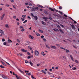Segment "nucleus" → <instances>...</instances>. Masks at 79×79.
Returning <instances> with one entry per match:
<instances>
[{"label":"nucleus","mask_w":79,"mask_h":79,"mask_svg":"<svg viewBox=\"0 0 79 79\" xmlns=\"http://www.w3.org/2000/svg\"><path fill=\"white\" fill-rule=\"evenodd\" d=\"M25 73H29V71H27L26 70H25Z\"/></svg>","instance_id":"62"},{"label":"nucleus","mask_w":79,"mask_h":79,"mask_svg":"<svg viewBox=\"0 0 79 79\" xmlns=\"http://www.w3.org/2000/svg\"><path fill=\"white\" fill-rule=\"evenodd\" d=\"M36 66H40V64H38Z\"/></svg>","instance_id":"63"},{"label":"nucleus","mask_w":79,"mask_h":79,"mask_svg":"<svg viewBox=\"0 0 79 79\" xmlns=\"http://www.w3.org/2000/svg\"><path fill=\"white\" fill-rule=\"evenodd\" d=\"M31 16H32V17H34V15H33V14L31 13Z\"/></svg>","instance_id":"51"},{"label":"nucleus","mask_w":79,"mask_h":79,"mask_svg":"<svg viewBox=\"0 0 79 79\" xmlns=\"http://www.w3.org/2000/svg\"><path fill=\"white\" fill-rule=\"evenodd\" d=\"M8 43H11L12 42V41L9 38H8V40H7Z\"/></svg>","instance_id":"7"},{"label":"nucleus","mask_w":79,"mask_h":79,"mask_svg":"<svg viewBox=\"0 0 79 79\" xmlns=\"http://www.w3.org/2000/svg\"><path fill=\"white\" fill-rule=\"evenodd\" d=\"M28 5L30 6H32V4L30 2L29 3Z\"/></svg>","instance_id":"39"},{"label":"nucleus","mask_w":79,"mask_h":79,"mask_svg":"<svg viewBox=\"0 0 79 79\" xmlns=\"http://www.w3.org/2000/svg\"><path fill=\"white\" fill-rule=\"evenodd\" d=\"M19 71L20 72V73H22V74H24V72L23 71H21V69H19Z\"/></svg>","instance_id":"21"},{"label":"nucleus","mask_w":79,"mask_h":79,"mask_svg":"<svg viewBox=\"0 0 79 79\" xmlns=\"http://www.w3.org/2000/svg\"><path fill=\"white\" fill-rule=\"evenodd\" d=\"M71 27H72L73 29H76V28L74 27V25L73 24L71 25Z\"/></svg>","instance_id":"11"},{"label":"nucleus","mask_w":79,"mask_h":79,"mask_svg":"<svg viewBox=\"0 0 79 79\" xmlns=\"http://www.w3.org/2000/svg\"><path fill=\"white\" fill-rule=\"evenodd\" d=\"M59 30H60V32H61V33H62V34H64V31L62 30L59 29Z\"/></svg>","instance_id":"13"},{"label":"nucleus","mask_w":79,"mask_h":79,"mask_svg":"<svg viewBox=\"0 0 79 79\" xmlns=\"http://www.w3.org/2000/svg\"><path fill=\"white\" fill-rule=\"evenodd\" d=\"M21 51H22V52H27V51L26 50H24V49H22Z\"/></svg>","instance_id":"15"},{"label":"nucleus","mask_w":79,"mask_h":79,"mask_svg":"<svg viewBox=\"0 0 79 79\" xmlns=\"http://www.w3.org/2000/svg\"><path fill=\"white\" fill-rule=\"evenodd\" d=\"M30 58H31V56H29L27 57L28 59H30Z\"/></svg>","instance_id":"46"},{"label":"nucleus","mask_w":79,"mask_h":79,"mask_svg":"<svg viewBox=\"0 0 79 79\" xmlns=\"http://www.w3.org/2000/svg\"><path fill=\"white\" fill-rule=\"evenodd\" d=\"M15 76L17 78V79H20V78H21V77H18V75L16 74H15Z\"/></svg>","instance_id":"9"},{"label":"nucleus","mask_w":79,"mask_h":79,"mask_svg":"<svg viewBox=\"0 0 79 79\" xmlns=\"http://www.w3.org/2000/svg\"><path fill=\"white\" fill-rule=\"evenodd\" d=\"M4 45H6V42H4L3 43Z\"/></svg>","instance_id":"42"},{"label":"nucleus","mask_w":79,"mask_h":79,"mask_svg":"<svg viewBox=\"0 0 79 79\" xmlns=\"http://www.w3.org/2000/svg\"><path fill=\"white\" fill-rule=\"evenodd\" d=\"M68 18H69V19H71L73 21L74 23H75V24H76V23H77V22H76V21H74V19H72V18H71V17H68Z\"/></svg>","instance_id":"4"},{"label":"nucleus","mask_w":79,"mask_h":79,"mask_svg":"<svg viewBox=\"0 0 79 79\" xmlns=\"http://www.w3.org/2000/svg\"><path fill=\"white\" fill-rule=\"evenodd\" d=\"M72 69H73V70H76V68L74 67L73 68H72Z\"/></svg>","instance_id":"38"},{"label":"nucleus","mask_w":79,"mask_h":79,"mask_svg":"<svg viewBox=\"0 0 79 79\" xmlns=\"http://www.w3.org/2000/svg\"><path fill=\"white\" fill-rule=\"evenodd\" d=\"M5 6H7V7H8V6H10V5H9L7 4H6Z\"/></svg>","instance_id":"45"},{"label":"nucleus","mask_w":79,"mask_h":79,"mask_svg":"<svg viewBox=\"0 0 79 79\" xmlns=\"http://www.w3.org/2000/svg\"><path fill=\"white\" fill-rule=\"evenodd\" d=\"M42 73H44V74H47V72H45V70H43L42 71Z\"/></svg>","instance_id":"20"},{"label":"nucleus","mask_w":79,"mask_h":79,"mask_svg":"<svg viewBox=\"0 0 79 79\" xmlns=\"http://www.w3.org/2000/svg\"><path fill=\"white\" fill-rule=\"evenodd\" d=\"M29 37L30 39H34V36H32L31 35H29Z\"/></svg>","instance_id":"10"},{"label":"nucleus","mask_w":79,"mask_h":79,"mask_svg":"<svg viewBox=\"0 0 79 79\" xmlns=\"http://www.w3.org/2000/svg\"><path fill=\"white\" fill-rule=\"evenodd\" d=\"M5 40L3 38V39H2V42H5Z\"/></svg>","instance_id":"52"},{"label":"nucleus","mask_w":79,"mask_h":79,"mask_svg":"<svg viewBox=\"0 0 79 79\" xmlns=\"http://www.w3.org/2000/svg\"><path fill=\"white\" fill-rule=\"evenodd\" d=\"M31 77L32 79H36L35 78L33 77V75H31Z\"/></svg>","instance_id":"22"},{"label":"nucleus","mask_w":79,"mask_h":79,"mask_svg":"<svg viewBox=\"0 0 79 79\" xmlns=\"http://www.w3.org/2000/svg\"><path fill=\"white\" fill-rule=\"evenodd\" d=\"M28 48H29V49H30V50H32V48L30 46H28Z\"/></svg>","instance_id":"24"},{"label":"nucleus","mask_w":79,"mask_h":79,"mask_svg":"<svg viewBox=\"0 0 79 79\" xmlns=\"http://www.w3.org/2000/svg\"><path fill=\"white\" fill-rule=\"evenodd\" d=\"M65 50H66V53H68V52H69V50H68V49H65Z\"/></svg>","instance_id":"29"},{"label":"nucleus","mask_w":79,"mask_h":79,"mask_svg":"<svg viewBox=\"0 0 79 79\" xmlns=\"http://www.w3.org/2000/svg\"><path fill=\"white\" fill-rule=\"evenodd\" d=\"M22 17H23V18H26V15H23Z\"/></svg>","instance_id":"34"},{"label":"nucleus","mask_w":79,"mask_h":79,"mask_svg":"<svg viewBox=\"0 0 79 79\" xmlns=\"http://www.w3.org/2000/svg\"><path fill=\"white\" fill-rule=\"evenodd\" d=\"M56 26L57 27H59V28H61V27H60V25H56Z\"/></svg>","instance_id":"31"},{"label":"nucleus","mask_w":79,"mask_h":79,"mask_svg":"<svg viewBox=\"0 0 79 79\" xmlns=\"http://www.w3.org/2000/svg\"><path fill=\"white\" fill-rule=\"evenodd\" d=\"M21 19H22V21H24V18H21Z\"/></svg>","instance_id":"50"},{"label":"nucleus","mask_w":79,"mask_h":79,"mask_svg":"<svg viewBox=\"0 0 79 79\" xmlns=\"http://www.w3.org/2000/svg\"><path fill=\"white\" fill-rule=\"evenodd\" d=\"M35 55L36 56H37L39 55V52L37 50L35 51Z\"/></svg>","instance_id":"5"},{"label":"nucleus","mask_w":79,"mask_h":79,"mask_svg":"<svg viewBox=\"0 0 79 79\" xmlns=\"http://www.w3.org/2000/svg\"><path fill=\"white\" fill-rule=\"evenodd\" d=\"M43 40L44 42H47V40L45 38H43Z\"/></svg>","instance_id":"26"},{"label":"nucleus","mask_w":79,"mask_h":79,"mask_svg":"<svg viewBox=\"0 0 79 79\" xmlns=\"http://www.w3.org/2000/svg\"><path fill=\"white\" fill-rule=\"evenodd\" d=\"M36 34L37 35V36H40V34L38 33H36Z\"/></svg>","instance_id":"33"},{"label":"nucleus","mask_w":79,"mask_h":79,"mask_svg":"<svg viewBox=\"0 0 79 79\" xmlns=\"http://www.w3.org/2000/svg\"><path fill=\"white\" fill-rule=\"evenodd\" d=\"M59 10H61V9H62V7L61 6H59Z\"/></svg>","instance_id":"43"},{"label":"nucleus","mask_w":79,"mask_h":79,"mask_svg":"<svg viewBox=\"0 0 79 79\" xmlns=\"http://www.w3.org/2000/svg\"><path fill=\"white\" fill-rule=\"evenodd\" d=\"M75 63H77V64H78V63H79V62L78 61H77V60H75Z\"/></svg>","instance_id":"41"},{"label":"nucleus","mask_w":79,"mask_h":79,"mask_svg":"<svg viewBox=\"0 0 79 79\" xmlns=\"http://www.w3.org/2000/svg\"><path fill=\"white\" fill-rule=\"evenodd\" d=\"M19 28H20V29H23V26H20L19 27Z\"/></svg>","instance_id":"53"},{"label":"nucleus","mask_w":79,"mask_h":79,"mask_svg":"<svg viewBox=\"0 0 79 79\" xmlns=\"http://www.w3.org/2000/svg\"><path fill=\"white\" fill-rule=\"evenodd\" d=\"M30 64L31 66H33V63H32V62L31 61L30 62Z\"/></svg>","instance_id":"27"},{"label":"nucleus","mask_w":79,"mask_h":79,"mask_svg":"<svg viewBox=\"0 0 79 79\" xmlns=\"http://www.w3.org/2000/svg\"><path fill=\"white\" fill-rule=\"evenodd\" d=\"M13 8H15V9H16V6H15V5H13Z\"/></svg>","instance_id":"35"},{"label":"nucleus","mask_w":79,"mask_h":79,"mask_svg":"<svg viewBox=\"0 0 79 79\" xmlns=\"http://www.w3.org/2000/svg\"><path fill=\"white\" fill-rule=\"evenodd\" d=\"M5 26L7 28H9V26H8V24H6L5 25Z\"/></svg>","instance_id":"18"},{"label":"nucleus","mask_w":79,"mask_h":79,"mask_svg":"<svg viewBox=\"0 0 79 79\" xmlns=\"http://www.w3.org/2000/svg\"><path fill=\"white\" fill-rule=\"evenodd\" d=\"M36 10H39V8H38V7L35 8V7L33 6L32 7V9L31 10V11H35Z\"/></svg>","instance_id":"1"},{"label":"nucleus","mask_w":79,"mask_h":79,"mask_svg":"<svg viewBox=\"0 0 79 79\" xmlns=\"http://www.w3.org/2000/svg\"><path fill=\"white\" fill-rule=\"evenodd\" d=\"M5 14H4L3 15H2V17L4 18V17L5 16Z\"/></svg>","instance_id":"64"},{"label":"nucleus","mask_w":79,"mask_h":79,"mask_svg":"<svg viewBox=\"0 0 79 79\" xmlns=\"http://www.w3.org/2000/svg\"><path fill=\"white\" fill-rule=\"evenodd\" d=\"M44 13H45V14H46V15H48V13H47V11H44Z\"/></svg>","instance_id":"40"},{"label":"nucleus","mask_w":79,"mask_h":79,"mask_svg":"<svg viewBox=\"0 0 79 79\" xmlns=\"http://www.w3.org/2000/svg\"><path fill=\"white\" fill-rule=\"evenodd\" d=\"M63 57L64 58V59H66V57L65 56H63Z\"/></svg>","instance_id":"56"},{"label":"nucleus","mask_w":79,"mask_h":79,"mask_svg":"<svg viewBox=\"0 0 79 79\" xmlns=\"http://www.w3.org/2000/svg\"><path fill=\"white\" fill-rule=\"evenodd\" d=\"M26 74L28 76H31V73L30 72V73H26Z\"/></svg>","instance_id":"19"},{"label":"nucleus","mask_w":79,"mask_h":79,"mask_svg":"<svg viewBox=\"0 0 79 79\" xmlns=\"http://www.w3.org/2000/svg\"><path fill=\"white\" fill-rule=\"evenodd\" d=\"M27 54L28 55H31V54H30V53L28 52H27Z\"/></svg>","instance_id":"59"},{"label":"nucleus","mask_w":79,"mask_h":79,"mask_svg":"<svg viewBox=\"0 0 79 79\" xmlns=\"http://www.w3.org/2000/svg\"><path fill=\"white\" fill-rule=\"evenodd\" d=\"M2 62V64L4 65V66H6V64H5V63L4 62Z\"/></svg>","instance_id":"30"},{"label":"nucleus","mask_w":79,"mask_h":79,"mask_svg":"<svg viewBox=\"0 0 79 79\" xmlns=\"http://www.w3.org/2000/svg\"><path fill=\"white\" fill-rule=\"evenodd\" d=\"M48 74H49V75H50V74H52L51 73H50V72H48Z\"/></svg>","instance_id":"55"},{"label":"nucleus","mask_w":79,"mask_h":79,"mask_svg":"<svg viewBox=\"0 0 79 79\" xmlns=\"http://www.w3.org/2000/svg\"><path fill=\"white\" fill-rule=\"evenodd\" d=\"M43 19H48V18L47 17H44Z\"/></svg>","instance_id":"44"},{"label":"nucleus","mask_w":79,"mask_h":79,"mask_svg":"<svg viewBox=\"0 0 79 79\" xmlns=\"http://www.w3.org/2000/svg\"><path fill=\"white\" fill-rule=\"evenodd\" d=\"M49 19H50L51 20H52V19H53L50 16L49 17Z\"/></svg>","instance_id":"47"},{"label":"nucleus","mask_w":79,"mask_h":79,"mask_svg":"<svg viewBox=\"0 0 79 79\" xmlns=\"http://www.w3.org/2000/svg\"><path fill=\"white\" fill-rule=\"evenodd\" d=\"M39 32H40L41 33H43V31H42V30H40V29L39 30Z\"/></svg>","instance_id":"25"},{"label":"nucleus","mask_w":79,"mask_h":79,"mask_svg":"<svg viewBox=\"0 0 79 79\" xmlns=\"http://www.w3.org/2000/svg\"><path fill=\"white\" fill-rule=\"evenodd\" d=\"M41 23L43 24H44V25H46V23H45V22L43 21H42L41 22Z\"/></svg>","instance_id":"17"},{"label":"nucleus","mask_w":79,"mask_h":79,"mask_svg":"<svg viewBox=\"0 0 79 79\" xmlns=\"http://www.w3.org/2000/svg\"><path fill=\"white\" fill-rule=\"evenodd\" d=\"M70 57L72 61H74V60H73V56H72V55H70Z\"/></svg>","instance_id":"14"},{"label":"nucleus","mask_w":79,"mask_h":79,"mask_svg":"<svg viewBox=\"0 0 79 79\" xmlns=\"http://www.w3.org/2000/svg\"><path fill=\"white\" fill-rule=\"evenodd\" d=\"M56 46H57L58 47H60V45L57 44H56Z\"/></svg>","instance_id":"58"},{"label":"nucleus","mask_w":79,"mask_h":79,"mask_svg":"<svg viewBox=\"0 0 79 79\" xmlns=\"http://www.w3.org/2000/svg\"><path fill=\"white\" fill-rule=\"evenodd\" d=\"M59 13H60V15H62V14H63V13H62V12L60 11H59Z\"/></svg>","instance_id":"57"},{"label":"nucleus","mask_w":79,"mask_h":79,"mask_svg":"<svg viewBox=\"0 0 79 79\" xmlns=\"http://www.w3.org/2000/svg\"><path fill=\"white\" fill-rule=\"evenodd\" d=\"M27 20H26L24 22H23V23H27Z\"/></svg>","instance_id":"48"},{"label":"nucleus","mask_w":79,"mask_h":79,"mask_svg":"<svg viewBox=\"0 0 79 79\" xmlns=\"http://www.w3.org/2000/svg\"><path fill=\"white\" fill-rule=\"evenodd\" d=\"M41 54L42 55H43V56H45V54H44V52H42Z\"/></svg>","instance_id":"23"},{"label":"nucleus","mask_w":79,"mask_h":79,"mask_svg":"<svg viewBox=\"0 0 79 79\" xmlns=\"http://www.w3.org/2000/svg\"><path fill=\"white\" fill-rule=\"evenodd\" d=\"M0 67V68H5V67L4 66H3V65H1Z\"/></svg>","instance_id":"32"},{"label":"nucleus","mask_w":79,"mask_h":79,"mask_svg":"<svg viewBox=\"0 0 79 79\" xmlns=\"http://www.w3.org/2000/svg\"><path fill=\"white\" fill-rule=\"evenodd\" d=\"M34 18L35 20H37V19H38V17L37 16H35Z\"/></svg>","instance_id":"12"},{"label":"nucleus","mask_w":79,"mask_h":79,"mask_svg":"<svg viewBox=\"0 0 79 79\" xmlns=\"http://www.w3.org/2000/svg\"><path fill=\"white\" fill-rule=\"evenodd\" d=\"M21 31L22 32H24V31H25V30L24 29V28H22V29L21 30Z\"/></svg>","instance_id":"37"},{"label":"nucleus","mask_w":79,"mask_h":79,"mask_svg":"<svg viewBox=\"0 0 79 79\" xmlns=\"http://www.w3.org/2000/svg\"><path fill=\"white\" fill-rule=\"evenodd\" d=\"M0 33H1V34H2V35H4V31H3L0 29Z\"/></svg>","instance_id":"6"},{"label":"nucleus","mask_w":79,"mask_h":79,"mask_svg":"<svg viewBox=\"0 0 79 79\" xmlns=\"http://www.w3.org/2000/svg\"><path fill=\"white\" fill-rule=\"evenodd\" d=\"M44 36L42 35L41 36V39H43V38H44Z\"/></svg>","instance_id":"49"},{"label":"nucleus","mask_w":79,"mask_h":79,"mask_svg":"<svg viewBox=\"0 0 79 79\" xmlns=\"http://www.w3.org/2000/svg\"><path fill=\"white\" fill-rule=\"evenodd\" d=\"M46 48H48V49H50V48L48 46V45L46 44Z\"/></svg>","instance_id":"16"},{"label":"nucleus","mask_w":79,"mask_h":79,"mask_svg":"<svg viewBox=\"0 0 79 79\" xmlns=\"http://www.w3.org/2000/svg\"><path fill=\"white\" fill-rule=\"evenodd\" d=\"M2 77L3 78V79H8V77L5 75L2 74Z\"/></svg>","instance_id":"3"},{"label":"nucleus","mask_w":79,"mask_h":79,"mask_svg":"<svg viewBox=\"0 0 79 79\" xmlns=\"http://www.w3.org/2000/svg\"><path fill=\"white\" fill-rule=\"evenodd\" d=\"M13 18L14 19H16V16H14V17H13Z\"/></svg>","instance_id":"54"},{"label":"nucleus","mask_w":79,"mask_h":79,"mask_svg":"<svg viewBox=\"0 0 79 79\" xmlns=\"http://www.w3.org/2000/svg\"><path fill=\"white\" fill-rule=\"evenodd\" d=\"M17 42H20V41H19V39H17Z\"/></svg>","instance_id":"61"},{"label":"nucleus","mask_w":79,"mask_h":79,"mask_svg":"<svg viewBox=\"0 0 79 79\" xmlns=\"http://www.w3.org/2000/svg\"><path fill=\"white\" fill-rule=\"evenodd\" d=\"M25 63H29V61L26 60H25Z\"/></svg>","instance_id":"28"},{"label":"nucleus","mask_w":79,"mask_h":79,"mask_svg":"<svg viewBox=\"0 0 79 79\" xmlns=\"http://www.w3.org/2000/svg\"><path fill=\"white\" fill-rule=\"evenodd\" d=\"M49 10H50L52 11H54V10L56 11V12H58V10H56L55 9H52V8L51 7H49Z\"/></svg>","instance_id":"2"},{"label":"nucleus","mask_w":79,"mask_h":79,"mask_svg":"<svg viewBox=\"0 0 79 79\" xmlns=\"http://www.w3.org/2000/svg\"><path fill=\"white\" fill-rule=\"evenodd\" d=\"M60 48H61V49H63V50H66V49L64 48L63 47H60Z\"/></svg>","instance_id":"36"},{"label":"nucleus","mask_w":79,"mask_h":79,"mask_svg":"<svg viewBox=\"0 0 79 79\" xmlns=\"http://www.w3.org/2000/svg\"><path fill=\"white\" fill-rule=\"evenodd\" d=\"M51 48H53L54 49H56V47H55V46H53L52 45H51L50 46Z\"/></svg>","instance_id":"8"},{"label":"nucleus","mask_w":79,"mask_h":79,"mask_svg":"<svg viewBox=\"0 0 79 79\" xmlns=\"http://www.w3.org/2000/svg\"><path fill=\"white\" fill-rule=\"evenodd\" d=\"M64 17H67V15L65 14L64 15Z\"/></svg>","instance_id":"60"}]
</instances>
